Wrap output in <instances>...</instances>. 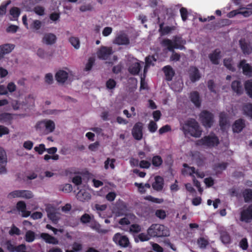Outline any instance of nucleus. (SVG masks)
I'll return each instance as SVG.
<instances>
[{
    "label": "nucleus",
    "instance_id": "f8f14e48",
    "mask_svg": "<svg viewBox=\"0 0 252 252\" xmlns=\"http://www.w3.org/2000/svg\"><path fill=\"white\" fill-rule=\"evenodd\" d=\"M55 77L59 83L63 84L67 80L68 73L64 70H59L56 72Z\"/></svg>",
    "mask_w": 252,
    "mask_h": 252
},
{
    "label": "nucleus",
    "instance_id": "f704fd0d",
    "mask_svg": "<svg viewBox=\"0 0 252 252\" xmlns=\"http://www.w3.org/2000/svg\"><path fill=\"white\" fill-rule=\"evenodd\" d=\"M245 88L247 94L252 98V80H250L246 81Z\"/></svg>",
    "mask_w": 252,
    "mask_h": 252
},
{
    "label": "nucleus",
    "instance_id": "bf43d9fd",
    "mask_svg": "<svg viewBox=\"0 0 252 252\" xmlns=\"http://www.w3.org/2000/svg\"><path fill=\"white\" fill-rule=\"evenodd\" d=\"M11 3L10 0H8L5 4H2L0 6V16H2L6 13V7Z\"/></svg>",
    "mask_w": 252,
    "mask_h": 252
},
{
    "label": "nucleus",
    "instance_id": "4c0bfd02",
    "mask_svg": "<svg viewBox=\"0 0 252 252\" xmlns=\"http://www.w3.org/2000/svg\"><path fill=\"white\" fill-rule=\"evenodd\" d=\"M243 196L245 202L252 201V189H245L243 192Z\"/></svg>",
    "mask_w": 252,
    "mask_h": 252
},
{
    "label": "nucleus",
    "instance_id": "a211bd4d",
    "mask_svg": "<svg viewBox=\"0 0 252 252\" xmlns=\"http://www.w3.org/2000/svg\"><path fill=\"white\" fill-rule=\"evenodd\" d=\"M141 67L140 63L136 59H135L129 65L128 71L132 75H137L140 70Z\"/></svg>",
    "mask_w": 252,
    "mask_h": 252
},
{
    "label": "nucleus",
    "instance_id": "4d7b16f0",
    "mask_svg": "<svg viewBox=\"0 0 252 252\" xmlns=\"http://www.w3.org/2000/svg\"><path fill=\"white\" fill-rule=\"evenodd\" d=\"M9 234L11 235H13L14 234L19 235L20 234V230L18 227L15 226V225H13L9 232Z\"/></svg>",
    "mask_w": 252,
    "mask_h": 252
},
{
    "label": "nucleus",
    "instance_id": "c85d7f7f",
    "mask_svg": "<svg viewBox=\"0 0 252 252\" xmlns=\"http://www.w3.org/2000/svg\"><path fill=\"white\" fill-rule=\"evenodd\" d=\"M45 123V133H49L53 132L55 128L54 122L50 120H44Z\"/></svg>",
    "mask_w": 252,
    "mask_h": 252
},
{
    "label": "nucleus",
    "instance_id": "052dcab7",
    "mask_svg": "<svg viewBox=\"0 0 252 252\" xmlns=\"http://www.w3.org/2000/svg\"><path fill=\"white\" fill-rule=\"evenodd\" d=\"M81 222L83 223H88L91 220V217L88 214H85L80 218Z\"/></svg>",
    "mask_w": 252,
    "mask_h": 252
},
{
    "label": "nucleus",
    "instance_id": "9b49d317",
    "mask_svg": "<svg viewBox=\"0 0 252 252\" xmlns=\"http://www.w3.org/2000/svg\"><path fill=\"white\" fill-rule=\"evenodd\" d=\"M113 241L122 247H127L129 244L128 238L126 236L121 235L120 233H116L113 237Z\"/></svg>",
    "mask_w": 252,
    "mask_h": 252
},
{
    "label": "nucleus",
    "instance_id": "49530a36",
    "mask_svg": "<svg viewBox=\"0 0 252 252\" xmlns=\"http://www.w3.org/2000/svg\"><path fill=\"white\" fill-rule=\"evenodd\" d=\"M197 244L201 249H205L208 245V241L204 238H200L197 240Z\"/></svg>",
    "mask_w": 252,
    "mask_h": 252
},
{
    "label": "nucleus",
    "instance_id": "0e129e2a",
    "mask_svg": "<svg viewBox=\"0 0 252 252\" xmlns=\"http://www.w3.org/2000/svg\"><path fill=\"white\" fill-rule=\"evenodd\" d=\"M7 90L10 93H13L16 90V86L13 82H10L7 84Z\"/></svg>",
    "mask_w": 252,
    "mask_h": 252
},
{
    "label": "nucleus",
    "instance_id": "680f3d73",
    "mask_svg": "<svg viewBox=\"0 0 252 252\" xmlns=\"http://www.w3.org/2000/svg\"><path fill=\"white\" fill-rule=\"evenodd\" d=\"M34 150L38 152L39 154H42L44 151H46V149L45 147L44 144H40L38 146L34 147Z\"/></svg>",
    "mask_w": 252,
    "mask_h": 252
},
{
    "label": "nucleus",
    "instance_id": "2eb2a0df",
    "mask_svg": "<svg viewBox=\"0 0 252 252\" xmlns=\"http://www.w3.org/2000/svg\"><path fill=\"white\" fill-rule=\"evenodd\" d=\"M14 45L11 44H5L0 46V60L6 54L10 53L14 48Z\"/></svg>",
    "mask_w": 252,
    "mask_h": 252
},
{
    "label": "nucleus",
    "instance_id": "9d476101",
    "mask_svg": "<svg viewBox=\"0 0 252 252\" xmlns=\"http://www.w3.org/2000/svg\"><path fill=\"white\" fill-rule=\"evenodd\" d=\"M113 53L112 48L105 46L101 47L97 52V56L100 59L106 60Z\"/></svg>",
    "mask_w": 252,
    "mask_h": 252
},
{
    "label": "nucleus",
    "instance_id": "a18cd8bd",
    "mask_svg": "<svg viewBox=\"0 0 252 252\" xmlns=\"http://www.w3.org/2000/svg\"><path fill=\"white\" fill-rule=\"evenodd\" d=\"M162 163V160L158 156H155L152 159V164L155 166H159Z\"/></svg>",
    "mask_w": 252,
    "mask_h": 252
},
{
    "label": "nucleus",
    "instance_id": "69168bd1",
    "mask_svg": "<svg viewBox=\"0 0 252 252\" xmlns=\"http://www.w3.org/2000/svg\"><path fill=\"white\" fill-rule=\"evenodd\" d=\"M37 54L38 57L42 59H45L48 57L47 54L42 49H39L37 51Z\"/></svg>",
    "mask_w": 252,
    "mask_h": 252
},
{
    "label": "nucleus",
    "instance_id": "603ef678",
    "mask_svg": "<svg viewBox=\"0 0 252 252\" xmlns=\"http://www.w3.org/2000/svg\"><path fill=\"white\" fill-rule=\"evenodd\" d=\"M222 242L224 244H228L230 241L229 235L226 232H223L221 235Z\"/></svg>",
    "mask_w": 252,
    "mask_h": 252
},
{
    "label": "nucleus",
    "instance_id": "72a5a7b5",
    "mask_svg": "<svg viewBox=\"0 0 252 252\" xmlns=\"http://www.w3.org/2000/svg\"><path fill=\"white\" fill-rule=\"evenodd\" d=\"M35 238V233L32 230H28L26 232L25 240L29 243L32 242Z\"/></svg>",
    "mask_w": 252,
    "mask_h": 252
},
{
    "label": "nucleus",
    "instance_id": "a878e982",
    "mask_svg": "<svg viewBox=\"0 0 252 252\" xmlns=\"http://www.w3.org/2000/svg\"><path fill=\"white\" fill-rule=\"evenodd\" d=\"M231 88L234 92L238 95L243 93V88L242 84L239 81H234L231 84Z\"/></svg>",
    "mask_w": 252,
    "mask_h": 252
},
{
    "label": "nucleus",
    "instance_id": "423d86ee",
    "mask_svg": "<svg viewBox=\"0 0 252 252\" xmlns=\"http://www.w3.org/2000/svg\"><path fill=\"white\" fill-rule=\"evenodd\" d=\"M171 42L169 40H162L161 42V44L162 46L166 47L167 49L172 52V55L170 57L171 61L177 62L180 59V55L176 53L174 51V49L171 45Z\"/></svg>",
    "mask_w": 252,
    "mask_h": 252
},
{
    "label": "nucleus",
    "instance_id": "5fc2aeb1",
    "mask_svg": "<svg viewBox=\"0 0 252 252\" xmlns=\"http://www.w3.org/2000/svg\"><path fill=\"white\" fill-rule=\"evenodd\" d=\"M5 245L7 250L10 252H14L15 251V246L12 244L11 241H6L5 243Z\"/></svg>",
    "mask_w": 252,
    "mask_h": 252
},
{
    "label": "nucleus",
    "instance_id": "79ce46f5",
    "mask_svg": "<svg viewBox=\"0 0 252 252\" xmlns=\"http://www.w3.org/2000/svg\"><path fill=\"white\" fill-rule=\"evenodd\" d=\"M90 227L92 229L96 230L97 232H98L99 233H105L107 232L106 230L101 229L100 225L99 223H96V222L92 223L90 225Z\"/></svg>",
    "mask_w": 252,
    "mask_h": 252
},
{
    "label": "nucleus",
    "instance_id": "c756f323",
    "mask_svg": "<svg viewBox=\"0 0 252 252\" xmlns=\"http://www.w3.org/2000/svg\"><path fill=\"white\" fill-rule=\"evenodd\" d=\"M245 127L244 122L242 120L239 119L235 121L233 126V130L234 132L239 133Z\"/></svg>",
    "mask_w": 252,
    "mask_h": 252
},
{
    "label": "nucleus",
    "instance_id": "7ed1b4c3",
    "mask_svg": "<svg viewBox=\"0 0 252 252\" xmlns=\"http://www.w3.org/2000/svg\"><path fill=\"white\" fill-rule=\"evenodd\" d=\"M32 192L29 190H15L10 192L7 195V198L12 199L15 198H22L26 199H30L33 197Z\"/></svg>",
    "mask_w": 252,
    "mask_h": 252
},
{
    "label": "nucleus",
    "instance_id": "13d9d810",
    "mask_svg": "<svg viewBox=\"0 0 252 252\" xmlns=\"http://www.w3.org/2000/svg\"><path fill=\"white\" fill-rule=\"evenodd\" d=\"M156 215L160 219H164L166 217L165 211L163 210H158L156 212Z\"/></svg>",
    "mask_w": 252,
    "mask_h": 252
},
{
    "label": "nucleus",
    "instance_id": "864d4df0",
    "mask_svg": "<svg viewBox=\"0 0 252 252\" xmlns=\"http://www.w3.org/2000/svg\"><path fill=\"white\" fill-rule=\"evenodd\" d=\"M116 85L115 81L113 79H110L106 83V87L108 89H113Z\"/></svg>",
    "mask_w": 252,
    "mask_h": 252
},
{
    "label": "nucleus",
    "instance_id": "e2e57ef3",
    "mask_svg": "<svg viewBox=\"0 0 252 252\" xmlns=\"http://www.w3.org/2000/svg\"><path fill=\"white\" fill-rule=\"evenodd\" d=\"M45 82L49 84H52L53 82V77L52 74L48 73L45 76Z\"/></svg>",
    "mask_w": 252,
    "mask_h": 252
},
{
    "label": "nucleus",
    "instance_id": "6e6552de",
    "mask_svg": "<svg viewBox=\"0 0 252 252\" xmlns=\"http://www.w3.org/2000/svg\"><path fill=\"white\" fill-rule=\"evenodd\" d=\"M143 124L141 122L136 123L133 126L131 133L134 138L140 140L143 137Z\"/></svg>",
    "mask_w": 252,
    "mask_h": 252
},
{
    "label": "nucleus",
    "instance_id": "f257e3e1",
    "mask_svg": "<svg viewBox=\"0 0 252 252\" xmlns=\"http://www.w3.org/2000/svg\"><path fill=\"white\" fill-rule=\"evenodd\" d=\"M152 237H162L169 235V232L165 226L158 224H152L147 230Z\"/></svg>",
    "mask_w": 252,
    "mask_h": 252
},
{
    "label": "nucleus",
    "instance_id": "412c9836",
    "mask_svg": "<svg viewBox=\"0 0 252 252\" xmlns=\"http://www.w3.org/2000/svg\"><path fill=\"white\" fill-rule=\"evenodd\" d=\"M155 181L152 184L153 188L157 191H161L163 187V179L159 176L155 178Z\"/></svg>",
    "mask_w": 252,
    "mask_h": 252
},
{
    "label": "nucleus",
    "instance_id": "f3484780",
    "mask_svg": "<svg viewBox=\"0 0 252 252\" xmlns=\"http://www.w3.org/2000/svg\"><path fill=\"white\" fill-rule=\"evenodd\" d=\"M136 219L135 216L133 214H126L125 217L119 220V223L122 225H128L132 222H135Z\"/></svg>",
    "mask_w": 252,
    "mask_h": 252
},
{
    "label": "nucleus",
    "instance_id": "bb28decb",
    "mask_svg": "<svg viewBox=\"0 0 252 252\" xmlns=\"http://www.w3.org/2000/svg\"><path fill=\"white\" fill-rule=\"evenodd\" d=\"M77 198L82 202L88 201L91 199L90 194L85 190H80L77 194Z\"/></svg>",
    "mask_w": 252,
    "mask_h": 252
},
{
    "label": "nucleus",
    "instance_id": "774afa93",
    "mask_svg": "<svg viewBox=\"0 0 252 252\" xmlns=\"http://www.w3.org/2000/svg\"><path fill=\"white\" fill-rule=\"evenodd\" d=\"M239 245L240 247L244 250H246L247 249L248 245V242L246 238H243L242 239L241 241L240 242Z\"/></svg>",
    "mask_w": 252,
    "mask_h": 252
},
{
    "label": "nucleus",
    "instance_id": "ea45409f",
    "mask_svg": "<svg viewBox=\"0 0 252 252\" xmlns=\"http://www.w3.org/2000/svg\"><path fill=\"white\" fill-rule=\"evenodd\" d=\"M244 113L248 116L252 118V104L247 103L244 105L243 108Z\"/></svg>",
    "mask_w": 252,
    "mask_h": 252
},
{
    "label": "nucleus",
    "instance_id": "09e8293b",
    "mask_svg": "<svg viewBox=\"0 0 252 252\" xmlns=\"http://www.w3.org/2000/svg\"><path fill=\"white\" fill-rule=\"evenodd\" d=\"M45 125L44 120L40 121L36 124L35 128L40 132H45Z\"/></svg>",
    "mask_w": 252,
    "mask_h": 252
},
{
    "label": "nucleus",
    "instance_id": "338daca9",
    "mask_svg": "<svg viewBox=\"0 0 252 252\" xmlns=\"http://www.w3.org/2000/svg\"><path fill=\"white\" fill-rule=\"evenodd\" d=\"M157 124L153 121H151L148 125V128L152 132L156 131L157 129Z\"/></svg>",
    "mask_w": 252,
    "mask_h": 252
},
{
    "label": "nucleus",
    "instance_id": "6e6d98bb",
    "mask_svg": "<svg viewBox=\"0 0 252 252\" xmlns=\"http://www.w3.org/2000/svg\"><path fill=\"white\" fill-rule=\"evenodd\" d=\"M33 11L36 14L40 16L44 14V8L40 6H35L33 9Z\"/></svg>",
    "mask_w": 252,
    "mask_h": 252
},
{
    "label": "nucleus",
    "instance_id": "3c124183",
    "mask_svg": "<svg viewBox=\"0 0 252 252\" xmlns=\"http://www.w3.org/2000/svg\"><path fill=\"white\" fill-rule=\"evenodd\" d=\"M138 237L140 240L141 241H148L149 240H150L151 237H152V236H151V235H149V234L148 232L147 234L144 233H140V234H139Z\"/></svg>",
    "mask_w": 252,
    "mask_h": 252
},
{
    "label": "nucleus",
    "instance_id": "1a4fd4ad",
    "mask_svg": "<svg viewBox=\"0 0 252 252\" xmlns=\"http://www.w3.org/2000/svg\"><path fill=\"white\" fill-rule=\"evenodd\" d=\"M163 40H169L171 42V46L174 49H185L184 45L186 43V41L180 36H174L172 40L169 39H164Z\"/></svg>",
    "mask_w": 252,
    "mask_h": 252
},
{
    "label": "nucleus",
    "instance_id": "39448f33",
    "mask_svg": "<svg viewBox=\"0 0 252 252\" xmlns=\"http://www.w3.org/2000/svg\"><path fill=\"white\" fill-rule=\"evenodd\" d=\"M203 125L206 127H210L214 123L213 115L211 113L204 111L200 114Z\"/></svg>",
    "mask_w": 252,
    "mask_h": 252
},
{
    "label": "nucleus",
    "instance_id": "4468645a",
    "mask_svg": "<svg viewBox=\"0 0 252 252\" xmlns=\"http://www.w3.org/2000/svg\"><path fill=\"white\" fill-rule=\"evenodd\" d=\"M57 37L52 33H46L44 34L42 41V42L48 45H53L56 42Z\"/></svg>",
    "mask_w": 252,
    "mask_h": 252
},
{
    "label": "nucleus",
    "instance_id": "473e14b6",
    "mask_svg": "<svg viewBox=\"0 0 252 252\" xmlns=\"http://www.w3.org/2000/svg\"><path fill=\"white\" fill-rule=\"evenodd\" d=\"M69 41L71 45L76 50L79 49L80 46V41L78 37L71 36L69 38Z\"/></svg>",
    "mask_w": 252,
    "mask_h": 252
},
{
    "label": "nucleus",
    "instance_id": "aec40b11",
    "mask_svg": "<svg viewBox=\"0 0 252 252\" xmlns=\"http://www.w3.org/2000/svg\"><path fill=\"white\" fill-rule=\"evenodd\" d=\"M114 42L118 45H128L130 42L126 34H121L116 37Z\"/></svg>",
    "mask_w": 252,
    "mask_h": 252
},
{
    "label": "nucleus",
    "instance_id": "7c9ffc66",
    "mask_svg": "<svg viewBox=\"0 0 252 252\" xmlns=\"http://www.w3.org/2000/svg\"><path fill=\"white\" fill-rule=\"evenodd\" d=\"M190 98L191 101L197 107H199L201 103V100L199 97V94L197 92H193L190 93Z\"/></svg>",
    "mask_w": 252,
    "mask_h": 252
},
{
    "label": "nucleus",
    "instance_id": "5701e85b",
    "mask_svg": "<svg viewBox=\"0 0 252 252\" xmlns=\"http://www.w3.org/2000/svg\"><path fill=\"white\" fill-rule=\"evenodd\" d=\"M17 209L21 211L22 216L24 217H27L30 215L31 212L26 210V204L23 201H19L16 205Z\"/></svg>",
    "mask_w": 252,
    "mask_h": 252
},
{
    "label": "nucleus",
    "instance_id": "c9c22d12",
    "mask_svg": "<svg viewBox=\"0 0 252 252\" xmlns=\"http://www.w3.org/2000/svg\"><path fill=\"white\" fill-rule=\"evenodd\" d=\"M223 64L229 70L232 71H235V69L233 66L232 59L231 58H229L228 59H224Z\"/></svg>",
    "mask_w": 252,
    "mask_h": 252
},
{
    "label": "nucleus",
    "instance_id": "4be33fe9",
    "mask_svg": "<svg viewBox=\"0 0 252 252\" xmlns=\"http://www.w3.org/2000/svg\"><path fill=\"white\" fill-rule=\"evenodd\" d=\"M209 57L213 64H218L221 58V52L219 49H216L209 55Z\"/></svg>",
    "mask_w": 252,
    "mask_h": 252
},
{
    "label": "nucleus",
    "instance_id": "8fccbe9b",
    "mask_svg": "<svg viewBox=\"0 0 252 252\" xmlns=\"http://www.w3.org/2000/svg\"><path fill=\"white\" fill-rule=\"evenodd\" d=\"M145 199L146 200L150 201L153 202L157 203H161L163 202V199L162 198H155L151 195L147 196L145 197Z\"/></svg>",
    "mask_w": 252,
    "mask_h": 252
},
{
    "label": "nucleus",
    "instance_id": "ddd939ff",
    "mask_svg": "<svg viewBox=\"0 0 252 252\" xmlns=\"http://www.w3.org/2000/svg\"><path fill=\"white\" fill-rule=\"evenodd\" d=\"M39 237L45 242L50 244L58 245L59 243L58 240L46 233H41L40 234Z\"/></svg>",
    "mask_w": 252,
    "mask_h": 252
},
{
    "label": "nucleus",
    "instance_id": "6ab92c4d",
    "mask_svg": "<svg viewBox=\"0 0 252 252\" xmlns=\"http://www.w3.org/2000/svg\"><path fill=\"white\" fill-rule=\"evenodd\" d=\"M241 48L245 54H250L252 52V47L250 43L244 39L239 41Z\"/></svg>",
    "mask_w": 252,
    "mask_h": 252
},
{
    "label": "nucleus",
    "instance_id": "de8ad7c7",
    "mask_svg": "<svg viewBox=\"0 0 252 252\" xmlns=\"http://www.w3.org/2000/svg\"><path fill=\"white\" fill-rule=\"evenodd\" d=\"M239 14L243 15L244 17H249L252 14V10L248 8H241L239 10Z\"/></svg>",
    "mask_w": 252,
    "mask_h": 252
},
{
    "label": "nucleus",
    "instance_id": "cd10ccee",
    "mask_svg": "<svg viewBox=\"0 0 252 252\" xmlns=\"http://www.w3.org/2000/svg\"><path fill=\"white\" fill-rule=\"evenodd\" d=\"M163 70L164 72L166 80L168 81L171 80L175 74L174 71L172 67L170 65H167L163 68Z\"/></svg>",
    "mask_w": 252,
    "mask_h": 252
},
{
    "label": "nucleus",
    "instance_id": "b1692460",
    "mask_svg": "<svg viewBox=\"0 0 252 252\" xmlns=\"http://www.w3.org/2000/svg\"><path fill=\"white\" fill-rule=\"evenodd\" d=\"M240 220L246 222H249L252 220V213L250 211L249 207L241 212Z\"/></svg>",
    "mask_w": 252,
    "mask_h": 252
},
{
    "label": "nucleus",
    "instance_id": "c03bdc74",
    "mask_svg": "<svg viewBox=\"0 0 252 252\" xmlns=\"http://www.w3.org/2000/svg\"><path fill=\"white\" fill-rule=\"evenodd\" d=\"M7 162L6 154L4 150L0 147V164L6 163Z\"/></svg>",
    "mask_w": 252,
    "mask_h": 252
},
{
    "label": "nucleus",
    "instance_id": "393cba45",
    "mask_svg": "<svg viewBox=\"0 0 252 252\" xmlns=\"http://www.w3.org/2000/svg\"><path fill=\"white\" fill-rule=\"evenodd\" d=\"M239 66L242 67L244 74L251 76L252 74V67L247 63L246 61L243 60L239 63Z\"/></svg>",
    "mask_w": 252,
    "mask_h": 252
},
{
    "label": "nucleus",
    "instance_id": "2f4dec72",
    "mask_svg": "<svg viewBox=\"0 0 252 252\" xmlns=\"http://www.w3.org/2000/svg\"><path fill=\"white\" fill-rule=\"evenodd\" d=\"M184 169L182 170V173L184 175L189 174L193 178L194 177L193 174L195 172V169L193 167H189L187 164L184 163L183 165Z\"/></svg>",
    "mask_w": 252,
    "mask_h": 252
},
{
    "label": "nucleus",
    "instance_id": "f03ea898",
    "mask_svg": "<svg viewBox=\"0 0 252 252\" xmlns=\"http://www.w3.org/2000/svg\"><path fill=\"white\" fill-rule=\"evenodd\" d=\"M184 129L185 132L188 131L190 135L195 137H200L202 133L198 123L194 119L189 120L184 127Z\"/></svg>",
    "mask_w": 252,
    "mask_h": 252
},
{
    "label": "nucleus",
    "instance_id": "a19ab883",
    "mask_svg": "<svg viewBox=\"0 0 252 252\" xmlns=\"http://www.w3.org/2000/svg\"><path fill=\"white\" fill-rule=\"evenodd\" d=\"M156 59L154 56H148L145 59V66L144 69V72L145 73L148 69L149 66L152 64L153 61H156Z\"/></svg>",
    "mask_w": 252,
    "mask_h": 252
},
{
    "label": "nucleus",
    "instance_id": "dca6fc26",
    "mask_svg": "<svg viewBox=\"0 0 252 252\" xmlns=\"http://www.w3.org/2000/svg\"><path fill=\"white\" fill-rule=\"evenodd\" d=\"M189 73V78L192 82L199 80L201 77L199 70L195 67H190Z\"/></svg>",
    "mask_w": 252,
    "mask_h": 252
},
{
    "label": "nucleus",
    "instance_id": "37998d69",
    "mask_svg": "<svg viewBox=\"0 0 252 252\" xmlns=\"http://www.w3.org/2000/svg\"><path fill=\"white\" fill-rule=\"evenodd\" d=\"M141 231V227L137 224H131L129 227V231L132 233H137Z\"/></svg>",
    "mask_w": 252,
    "mask_h": 252
},
{
    "label": "nucleus",
    "instance_id": "e433bc0d",
    "mask_svg": "<svg viewBox=\"0 0 252 252\" xmlns=\"http://www.w3.org/2000/svg\"><path fill=\"white\" fill-rule=\"evenodd\" d=\"M227 123L226 114L224 113H221L220 115V125L222 129L225 128Z\"/></svg>",
    "mask_w": 252,
    "mask_h": 252
},
{
    "label": "nucleus",
    "instance_id": "20e7f679",
    "mask_svg": "<svg viewBox=\"0 0 252 252\" xmlns=\"http://www.w3.org/2000/svg\"><path fill=\"white\" fill-rule=\"evenodd\" d=\"M219 143V139L215 134H210L205 136L199 140L197 143L199 145H203L209 147L217 146Z\"/></svg>",
    "mask_w": 252,
    "mask_h": 252
},
{
    "label": "nucleus",
    "instance_id": "58836bf2",
    "mask_svg": "<svg viewBox=\"0 0 252 252\" xmlns=\"http://www.w3.org/2000/svg\"><path fill=\"white\" fill-rule=\"evenodd\" d=\"M10 14L13 17V18H11V20H16L20 14V9L17 7H13L10 10Z\"/></svg>",
    "mask_w": 252,
    "mask_h": 252
},
{
    "label": "nucleus",
    "instance_id": "0eeeda50",
    "mask_svg": "<svg viewBox=\"0 0 252 252\" xmlns=\"http://www.w3.org/2000/svg\"><path fill=\"white\" fill-rule=\"evenodd\" d=\"M48 218L54 223H57L60 219V214L57 210L51 206H48L46 208Z\"/></svg>",
    "mask_w": 252,
    "mask_h": 252
}]
</instances>
